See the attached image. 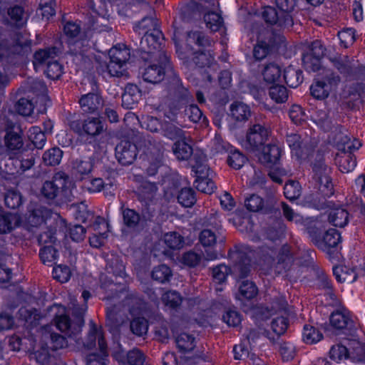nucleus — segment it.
<instances>
[{"mask_svg": "<svg viewBox=\"0 0 365 365\" xmlns=\"http://www.w3.org/2000/svg\"><path fill=\"white\" fill-rule=\"evenodd\" d=\"M51 215L50 210L39 207L30 212L29 215L25 217V220H23L19 215L5 212L0 207V233L9 232L21 226L28 230L40 226Z\"/></svg>", "mask_w": 365, "mask_h": 365, "instance_id": "obj_1", "label": "nucleus"}, {"mask_svg": "<svg viewBox=\"0 0 365 365\" xmlns=\"http://www.w3.org/2000/svg\"><path fill=\"white\" fill-rule=\"evenodd\" d=\"M282 149L276 145H267L264 147L258 158L261 163L269 169V175L273 181L282 183V178L287 175V171L279 165Z\"/></svg>", "mask_w": 365, "mask_h": 365, "instance_id": "obj_2", "label": "nucleus"}, {"mask_svg": "<svg viewBox=\"0 0 365 365\" xmlns=\"http://www.w3.org/2000/svg\"><path fill=\"white\" fill-rule=\"evenodd\" d=\"M96 340H98L99 354H89L86 359L87 365H106L108 356L101 328H98L96 324L91 322L88 341L86 344L88 349L95 346L96 344Z\"/></svg>", "mask_w": 365, "mask_h": 365, "instance_id": "obj_3", "label": "nucleus"}, {"mask_svg": "<svg viewBox=\"0 0 365 365\" xmlns=\"http://www.w3.org/2000/svg\"><path fill=\"white\" fill-rule=\"evenodd\" d=\"M56 49L54 48L40 50L35 53L34 66L36 71L46 66V75L51 79H57L62 74V66L55 59Z\"/></svg>", "mask_w": 365, "mask_h": 365, "instance_id": "obj_4", "label": "nucleus"}, {"mask_svg": "<svg viewBox=\"0 0 365 365\" xmlns=\"http://www.w3.org/2000/svg\"><path fill=\"white\" fill-rule=\"evenodd\" d=\"M205 156L199 158L195 156V164L192 165V170L195 173L196 179L195 186L199 191L206 193H212L216 187L212 180V173L205 163Z\"/></svg>", "mask_w": 365, "mask_h": 365, "instance_id": "obj_5", "label": "nucleus"}, {"mask_svg": "<svg viewBox=\"0 0 365 365\" xmlns=\"http://www.w3.org/2000/svg\"><path fill=\"white\" fill-rule=\"evenodd\" d=\"M173 40L176 46V52L181 59L190 58V53L192 50L194 49L193 48H190L192 46V44L197 46L199 49H200L201 47L210 45V42L206 39L202 34L198 32L189 33L186 37V43H185L180 41V36L178 32L175 31Z\"/></svg>", "mask_w": 365, "mask_h": 365, "instance_id": "obj_6", "label": "nucleus"}, {"mask_svg": "<svg viewBox=\"0 0 365 365\" xmlns=\"http://www.w3.org/2000/svg\"><path fill=\"white\" fill-rule=\"evenodd\" d=\"M29 342L31 347L26 349L30 352V358L36 362L44 365L48 360L50 354L48 351L44 346H41V349H36V341L32 338H24L22 341L19 336H13L9 340V345L11 350L19 351L24 349V345Z\"/></svg>", "mask_w": 365, "mask_h": 365, "instance_id": "obj_7", "label": "nucleus"}, {"mask_svg": "<svg viewBox=\"0 0 365 365\" xmlns=\"http://www.w3.org/2000/svg\"><path fill=\"white\" fill-rule=\"evenodd\" d=\"M30 42L6 40L0 43V63L5 66L14 61L17 55L30 49Z\"/></svg>", "mask_w": 365, "mask_h": 365, "instance_id": "obj_8", "label": "nucleus"}, {"mask_svg": "<svg viewBox=\"0 0 365 365\" xmlns=\"http://www.w3.org/2000/svg\"><path fill=\"white\" fill-rule=\"evenodd\" d=\"M130 50L125 45H118L109 51L110 62L106 66L108 74L118 76L123 74V66L130 58Z\"/></svg>", "mask_w": 365, "mask_h": 365, "instance_id": "obj_9", "label": "nucleus"}, {"mask_svg": "<svg viewBox=\"0 0 365 365\" xmlns=\"http://www.w3.org/2000/svg\"><path fill=\"white\" fill-rule=\"evenodd\" d=\"M349 348L341 344H336L331 346L329 351L330 358L337 363H340L347 359L351 361L364 359L359 353L363 346L359 341L353 340L349 344Z\"/></svg>", "mask_w": 365, "mask_h": 365, "instance_id": "obj_10", "label": "nucleus"}, {"mask_svg": "<svg viewBox=\"0 0 365 365\" xmlns=\"http://www.w3.org/2000/svg\"><path fill=\"white\" fill-rule=\"evenodd\" d=\"M162 34L158 29H154V32H146L142 38L140 43L142 52L150 56V59L163 58L166 60V55L161 49L160 40Z\"/></svg>", "mask_w": 365, "mask_h": 365, "instance_id": "obj_11", "label": "nucleus"}, {"mask_svg": "<svg viewBox=\"0 0 365 365\" xmlns=\"http://www.w3.org/2000/svg\"><path fill=\"white\" fill-rule=\"evenodd\" d=\"M205 14L204 21L206 26L212 31H218L223 24V20L220 13L217 0H200Z\"/></svg>", "mask_w": 365, "mask_h": 365, "instance_id": "obj_12", "label": "nucleus"}, {"mask_svg": "<svg viewBox=\"0 0 365 365\" xmlns=\"http://www.w3.org/2000/svg\"><path fill=\"white\" fill-rule=\"evenodd\" d=\"M324 55V48L320 41L313 42L302 58L304 66L309 71H318L321 67V60Z\"/></svg>", "mask_w": 365, "mask_h": 365, "instance_id": "obj_13", "label": "nucleus"}, {"mask_svg": "<svg viewBox=\"0 0 365 365\" xmlns=\"http://www.w3.org/2000/svg\"><path fill=\"white\" fill-rule=\"evenodd\" d=\"M269 135V130L260 124L250 127L243 144L247 149L254 150L265 143Z\"/></svg>", "mask_w": 365, "mask_h": 365, "instance_id": "obj_14", "label": "nucleus"}, {"mask_svg": "<svg viewBox=\"0 0 365 365\" xmlns=\"http://www.w3.org/2000/svg\"><path fill=\"white\" fill-rule=\"evenodd\" d=\"M52 309H57L61 314L56 317V324L58 329L62 332H67L69 337L77 335L81 330L83 322L79 319L78 324H71L66 315H64L65 309L60 305H54Z\"/></svg>", "mask_w": 365, "mask_h": 365, "instance_id": "obj_15", "label": "nucleus"}, {"mask_svg": "<svg viewBox=\"0 0 365 365\" xmlns=\"http://www.w3.org/2000/svg\"><path fill=\"white\" fill-rule=\"evenodd\" d=\"M340 242L341 235L335 229L327 230L322 240H314L316 245L327 254L331 252V249L337 250Z\"/></svg>", "mask_w": 365, "mask_h": 365, "instance_id": "obj_16", "label": "nucleus"}, {"mask_svg": "<svg viewBox=\"0 0 365 365\" xmlns=\"http://www.w3.org/2000/svg\"><path fill=\"white\" fill-rule=\"evenodd\" d=\"M136 146L130 142H121L115 148L116 158L122 165H130L136 157Z\"/></svg>", "mask_w": 365, "mask_h": 365, "instance_id": "obj_17", "label": "nucleus"}, {"mask_svg": "<svg viewBox=\"0 0 365 365\" xmlns=\"http://www.w3.org/2000/svg\"><path fill=\"white\" fill-rule=\"evenodd\" d=\"M71 128L78 133L92 137L99 135L104 129L102 122L97 118H88L83 123L82 129L74 123L71 124Z\"/></svg>", "mask_w": 365, "mask_h": 365, "instance_id": "obj_18", "label": "nucleus"}, {"mask_svg": "<svg viewBox=\"0 0 365 365\" xmlns=\"http://www.w3.org/2000/svg\"><path fill=\"white\" fill-rule=\"evenodd\" d=\"M262 16L266 22L269 24L279 23L282 26H290L293 21L290 15H284L278 14L275 9L271 6H266L262 11Z\"/></svg>", "mask_w": 365, "mask_h": 365, "instance_id": "obj_19", "label": "nucleus"}, {"mask_svg": "<svg viewBox=\"0 0 365 365\" xmlns=\"http://www.w3.org/2000/svg\"><path fill=\"white\" fill-rule=\"evenodd\" d=\"M352 322L350 312L344 308L336 310L330 317L331 325L337 329L351 327Z\"/></svg>", "mask_w": 365, "mask_h": 365, "instance_id": "obj_20", "label": "nucleus"}, {"mask_svg": "<svg viewBox=\"0 0 365 365\" xmlns=\"http://www.w3.org/2000/svg\"><path fill=\"white\" fill-rule=\"evenodd\" d=\"M141 92L138 87L134 84H128L122 95V104L128 109H131L140 100Z\"/></svg>", "mask_w": 365, "mask_h": 365, "instance_id": "obj_21", "label": "nucleus"}, {"mask_svg": "<svg viewBox=\"0 0 365 365\" xmlns=\"http://www.w3.org/2000/svg\"><path fill=\"white\" fill-rule=\"evenodd\" d=\"M159 58V65H152L145 69V71L143 73V77L145 81L156 83L163 79L164 76V68L163 65L167 62V59L165 61L163 58Z\"/></svg>", "mask_w": 365, "mask_h": 365, "instance_id": "obj_22", "label": "nucleus"}, {"mask_svg": "<svg viewBox=\"0 0 365 365\" xmlns=\"http://www.w3.org/2000/svg\"><path fill=\"white\" fill-rule=\"evenodd\" d=\"M361 146V142L353 139L345 133H340L337 137L336 147L341 153H350L358 150Z\"/></svg>", "mask_w": 365, "mask_h": 365, "instance_id": "obj_23", "label": "nucleus"}, {"mask_svg": "<svg viewBox=\"0 0 365 365\" xmlns=\"http://www.w3.org/2000/svg\"><path fill=\"white\" fill-rule=\"evenodd\" d=\"M80 104L85 112L93 113L103 106L101 97L96 93H88L80 100Z\"/></svg>", "mask_w": 365, "mask_h": 365, "instance_id": "obj_24", "label": "nucleus"}, {"mask_svg": "<svg viewBox=\"0 0 365 365\" xmlns=\"http://www.w3.org/2000/svg\"><path fill=\"white\" fill-rule=\"evenodd\" d=\"M257 294V288L255 284L250 281H244L239 287V291L236 294V299L242 304L247 300L255 297Z\"/></svg>", "mask_w": 365, "mask_h": 365, "instance_id": "obj_25", "label": "nucleus"}, {"mask_svg": "<svg viewBox=\"0 0 365 365\" xmlns=\"http://www.w3.org/2000/svg\"><path fill=\"white\" fill-rule=\"evenodd\" d=\"M7 23L15 27H21L26 24L27 16L20 6H14L8 11Z\"/></svg>", "mask_w": 365, "mask_h": 365, "instance_id": "obj_26", "label": "nucleus"}, {"mask_svg": "<svg viewBox=\"0 0 365 365\" xmlns=\"http://www.w3.org/2000/svg\"><path fill=\"white\" fill-rule=\"evenodd\" d=\"M313 170L314 173V178L319 182V184L331 190L332 185L329 177V168L324 163H320L318 165L314 166Z\"/></svg>", "mask_w": 365, "mask_h": 365, "instance_id": "obj_27", "label": "nucleus"}, {"mask_svg": "<svg viewBox=\"0 0 365 365\" xmlns=\"http://www.w3.org/2000/svg\"><path fill=\"white\" fill-rule=\"evenodd\" d=\"M178 348L182 352L192 351L196 345V339L192 334L182 332L176 336Z\"/></svg>", "mask_w": 365, "mask_h": 365, "instance_id": "obj_28", "label": "nucleus"}, {"mask_svg": "<svg viewBox=\"0 0 365 365\" xmlns=\"http://www.w3.org/2000/svg\"><path fill=\"white\" fill-rule=\"evenodd\" d=\"M331 84L322 81H315L310 87L312 96L317 99H324L331 90Z\"/></svg>", "mask_w": 365, "mask_h": 365, "instance_id": "obj_29", "label": "nucleus"}, {"mask_svg": "<svg viewBox=\"0 0 365 365\" xmlns=\"http://www.w3.org/2000/svg\"><path fill=\"white\" fill-rule=\"evenodd\" d=\"M336 161L339 168L342 173H350L356 166V158L350 153L338 154Z\"/></svg>", "mask_w": 365, "mask_h": 365, "instance_id": "obj_30", "label": "nucleus"}, {"mask_svg": "<svg viewBox=\"0 0 365 365\" xmlns=\"http://www.w3.org/2000/svg\"><path fill=\"white\" fill-rule=\"evenodd\" d=\"M333 274L336 279L340 283H351L356 279V275L354 270L341 265L334 266L333 267Z\"/></svg>", "mask_w": 365, "mask_h": 365, "instance_id": "obj_31", "label": "nucleus"}, {"mask_svg": "<svg viewBox=\"0 0 365 365\" xmlns=\"http://www.w3.org/2000/svg\"><path fill=\"white\" fill-rule=\"evenodd\" d=\"M173 150L174 155L178 160H187L192 154V148L185 141V138L175 142Z\"/></svg>", "mask_w": 365, "mask_h": 365, "instance_id": "obj_32", "label": "nucleus"}, {"mask_svg": "<svg viewBox=\"0 0 365 365\" xmlns=\"http://www.w3.org/2000/svg\"><path fill=\"white\" fill-rule=\"evenodd\" d=\"M281 69L274 63L267 65L262 72L264 80L267 84H275L281 78Z\"/></svg>", "mask_w": 365, "mask_h": 365, "instance_id": "obj_33", "label": "nucleus"}, {"mask_svg": "<svg viewBox=\"0 0 365 365\" xmlns=\"http://www.w3.org/2000/svg\"><path fill=\"white\" fill-rule=\"evenodd\" d=\"M329 219L334 226L342 227L348 223L349 213L344 208H335L331 211Z\"/></svg>", "mask_w": 365, "mask_h": 365, "instance_id": "obj_34", "label": "nucleus"}, {"mask_svg": "<svg viewBox=\"0 0 365 365\" xmlns=\"http://www.w3.org/2000/svg\"><path fill=\"white\" fill-rule=\"evenodd\" d=\"M323 338L322 332L316 327L306 324L302 332V339L307 344H317Z\"/></svg>", "mask_w": 365, "mask_h": 365, "instance_id": "obj_35", "label": "nucleus"}, {"mask_svg": "<svg viewBox=\"0 0 365 365\" xmlns=\"http://www.w3.org/2000/svg\"><path fill=\"white\" fill-rule=\"evenodd\" d=\"M230 113L232 116L238 121L247 120L251 114L249 107L246 104L239 102L231 105Z\"/></svg>", "mask_w": 365, "mask_h": 365, "instance_id": "obj_36", "label": "nucleus"}, {"mask_svg": "<svg viewBox=\"0 0 365 365\" xmlns=\"http://www.w3.org/2000/svg\"><path fill=\"white\" fill-rule=\"evenodd\" d=\"M282 210L284 217L289 221L294 222L299 227H305L311 221L310 218H304L302 215L296 213L291 207L284 203L282 204Z\"/></svg>", "mask_w": 365, "mask_h": 365, "instance_id": "obj_37", "label": "nucleus"}, {"mask_svg": "<svg viewBox=\"0 0 365 365\" xmlns=\"http://www.w3.org/2000/svg\"><path fill=\"white\" fill-rule=\"evenodd\" d=\"M287 142L291 149L292 157H295L297 160L300 159L302 154L301 137L297 133H291L287 135Z\"/></svg>", "mask_w": 365, "mask_h": 365, "instance_id": "obj_38", "label": "nucleus"}, {"mask_svg": "<svg viewBox=\"0 0 365 365\" xmlns=\"http://www.w3.org/2000/svg\"><path fill=\"white\" fill-rule=\"evenodd\" d=\"M284 78L289 86L295 88L302 81V72L289 66L284 71Z\"/></svg>", "mask_w": 365, "mask_h": 365, "instance_id": "obj_39", "label": "nucleus"}, {"mask_svg": "<svg viewBox=\"0 0 365 365\" xmlns=\"http://www.w3.org/2000/svg\"><path fill=\"white\" fill-rule=\"evenodd\" d=\"M230 273L231 269L225 264H220L213 269L212 277L214 282L220 285V287L216 288L217 290H222V284L226 281Z\"/></svg>", "mask_w": 365, "mask_h": 365, "instance_id": "obj_40", "label": "nucleus"}, {"mask_svg": "<svg viewBox=\"0 0 365 365\" xmlns=\"http://www.w3.org/2000/svg\"><path fill=\"white\" fill-rule=\"evenodd\" d=\"M163 241L170 250H179L183 247V237L176 232H170L165 234Z\"/></svg>", "mask_w": 365, "mask_h": 365, "instance_id": "obj_41", "label": "nucleus"}, {"mask_svg": "<svg viewBox=\"0 0 365 365\" xmlns=\"http://www.w3.org/2000/svg\"><path fill=\"white\" fill-rule=\"evenodd\" d=\"M28 137L35 147L38 149H41L46 143L45 134L38 126H33L29 129Z\"/></svg>", "mask_w": 365, "mask_h": 365, "instance_id": "obj_42", "label": "nucleus"}, {"mask_svg": "<svg viewBox=\"0 0 365 365\" xmlns=\"http://www.w3.org/2000/svg\"><path fill=\"white\" fill-rule=\"evenodd\" d=\"M5 144L8 152L14 153L19 151L23 145L21 136L13 132H9L5 136Z\"/></svg>", "mask_w": 365, "mask_h": 365, "instance_id": "obj_43", "label": "nucleus"}, {"mask_svg": "<svg viewBox=\"0 0 365 365\" xmlns=\"http://www.w3.org/2000/svg\"><path fill=\"white\" fill-rule=\"evenodd\" d=\"M270 98L276 103H283L287 100L288 93L287 88L278 83L273 84L269 88Z\"/></svg>", "mask_w": 365, "mask_h": 365, "instance_id": "obj_44", "label": "nucleus"}, {"mask_svg": "<svg viewBox=\"0 0 365 365\" xmlns=\"http://www.w3.org/2000/svg\"><path fill=\"white\" fill-rule=\"evenodd\" d=\"M100 225L103 227L104 231L103 232H96L89 238L90 245L96 248L102 246L108 237V224L103 220H101Z\"/></svg>", "mask_w": 365, "mask_h": 365, "instance_id": "obj_45", "label": "nucleus"}, {"mask_svg": "<svg viewBox=\"0 0 365 365\" xmlns=\"http://www.w3.org/2000/svg\"><path fill=\"white\" fill-rule=\"evenodd\" d=\"M62 156V150L58 148H53L45 152L43 159L46 165H56L60 163Z\"/></svg>", "mask_w": 365, "mask_h": 365, "instance_id": "obj_46", "label": "nucleus"}, {"mask_svg": "<svg viewBox=\"0 0 365 365\" xmlns=\"http://www.w3.org/2000/svg\"><path fill=\"white\" fill-rule=\"evenodd\" d=\"M162 299L165 306L170 309L178 307L182 302V297L179 293L175 291H168L165 292L163 295Z\"/></svg>", "mask_w": 365, "mask_h": 365, "instance_id": "obj_47", "label": "nucleus"}, {"mask_svg": "<svg viewBox=\"0 0 365 365\" xmlns=\"http://www.w3.org/2000/svg\"><path fill=\"white\" fill-rule=\"evenodd\" d=\"M62 180H58V183L56 181H46L44 182L41 192L47 198L53 199L56 195L59 190V185H62Z\"/></svg>", "mask_w": 365, "mask_h": 365, "instance_id": "obj_48", "label": "nucleus"}, {"mask_svg": "<svg viewBox=\"0 0 365 365\" xmlns=\"http://www.w3.org/2000/svg\"><path fill=\"white\" fill-rule=\"evenodd\" d=\"M171 276L170 269L164 264L155 267L152 272L153 279L161 283L167 282Z\"/></svg>", "mask_w": 365, "mask_h": 365, "instance_id": "obj_49", "label": "nucleus"}, {"mask_svg": "<svg viewBox=\"0 0 365 365\" xmlns=\"http://www.w3.org/2000/svg\"><path fill=\"white\" fill-rule=\"evenodd\" d=\"M227 163L229 165L235 169H240L246 162V158L239 151L232 150V148L228 151Z\"/></svg>", "mask_w": 365, "mask_h": 365, "instance_id": "obj_50", "label": "nucleus"}, {"mask_svg": "<svg viewBox=\"0 0 365 365\" xmlns=\"http://www.w3.org/2000/svg\"><path fill=\"white\" fill-rule=\"evenodd\" d=\"M180 204L184 207H191L195 202L194 192L191 188H183L178 196Z\"/></svg>", "mask_w": 365, "mask_h": 365, "instance_id": "obj_51", "label": "nucleus"}, {"mask_svg": "<svg viewBox=\"0 0 365 365\" xmlns=\"http://www.w3.org/2000/svg\"><path fill=\"white\" fill-rule=\"evenodd\" d=\"M154 29H158L154 19L152 18H144L138 24L134 26V31L138 34L154 32Z\"/></svg>", "mask_w": 365, "mask_h": 365, "instance_id": "obj_52", "label": "nucleus"}, {"mask_svg": "<svg viewBox=\"0 0 365 365\" xmlns=\"http://www.w3.org/2000/svg\"><path fill=\"white\" fill-rule=\"evenodd\" d=\"M284 193L287 199L291 200L297 199L301 193V187L298 182L289 181L284 187Z\"/></svg>", "mask_w": 365, "mask_h": 365, "instance_id": "obj_53", "label": "nucleus"}, {"mask_svg": "<svg viewBox=\"0 0 365 365\" xmlns=\"http://www.w3.org/2000/svg\"><path fill=\"white\" fill-rule=\"evenodd\" d=\"M91 9L96 13L99 17L108 20L110 15L108 13V3L103 0H94L91 4Z\"/></svg>", "mask_w": 365, "mask_h": 365, "instance_id": "obj_54", "label": "nucleus"}, {"mask_svg": "<svg viewBox=\"0 0 365 365\" xmlns=\"http://www.w3.org/2000/svg\"><path fill=\"white\" fill-rule=\"evenodd\" d=\"M217 238L220 240H222L215 232L209 229L203 230L200 235V241L204 247H212L217 242Z\"/></svg>", "mask_w": 365, "mask_h": 365, "instance_id": "obj_55", "label": "nucleus"}, {"mask_svg": "<svg viewBox=\"0 0 365 365\" xmlns=\"http://www.w3.org/2000/svg\"><path fill=\"white\" fill-rule=\"evenodd\" d=\"M193 54L195 56L192 58V60L196 65H198L199 67L207 66L210 68V66L212 65L214 58L210 54V51H208L207 53L202 51L199 53H195Z\"/></svg>", "mask_w": 365, "mask_h": 365, "instance_id": "obj_56", "label": "nucleus"}, {"mask_svg": "<svg viewBox=\"0 0 365 365\" xmlns=\"http://www.w3.org/2000/svg\"><path fill=\"white\" fill-rule=\"evenodd\" d=\"M130 329L133 334L142 336L148 331V322L143 317L135 318L131 322Z\"/></svg>", "mask_w": 365, "mask_h": 365, "instance_id": "obj_57", "label": "nucleus"}, {"mask_svg": "<svg viewBox=\"0 0 365 365\" xmlns=\"http://www.w3.org/2000/svg\"><path fill=\"white\" fill-rule=\"evenodd\" d=\"M250 260L245 258L242 262L237 263L234 267L232 274L236 278H243L246 277L250 271Z\"/></svg>", "mask_w": 365, "mask_h": 365, "instance_id": "obj_58", "label": "nucleus"}, {"mask_svg": "<svg viewBox=\"0 0 365 365\" xmlns=\"http://www.w3.org/2000/svg\"><path fill=\"white\" fill-rule=\"evenodd\" d=\"M71 275L68 267L64 265H58L53 269V278L61 283L67 282Z\"/></svg>", "mask_w": 365, "mask_h": 365, "instance_id": "obj_59", "label": "nucleus"}, {"mask_svg": "<svg viewBox=\"0 0 365 365\" xmlns=\"http://www.w3.org/2000/svg\"><path fill=\"white\" fill-rule=\"evenodd\" d=\"M341 44L347 48L355 41V31L351 28L346 29L338 34Z\"/></svg>", "mask_w": 365, "mask_h": 365, "instance_id": "obj_60", "label": "nucleus"}, {"mask_svg": "<svg viewBox=\"0 0 365 365\" xmlns=\"http://www.w3.org/2000/svg\"><path fill=\"white\" fill-rule=\"evenodd\" d=\"M40 257L44 264H51L57 259V251L52 246H45L40 251Z\"/></svg>", "mask_w": 365, "mask_h": 365, "instance_id": "obj_61", "label": "nucleus"}, {"mask_svg": "<svg viewBox=\"0 0 365 365\" xmlns=\"http://www.w3.org/2000/svg\"><path fill=\"white\" fill-rule=\"evenodd\" d=\"M34 110L33 104L30 101L26 98H21L15 104V110L21 115H29Z\"/></svg>", "mask_w": 365, "mask_h": 365, "instance_id": "obj_62", "label": "nucleus"}, {"mask_svg": "<svg viewBox=\"0 0 365 365\" xmlns=\"http://www.w3.org/2000/svg\"><path fill=\"white\" fill-rule=\"evenodd\" d=\"M123 222L129 227H135L140 220L138 213L133 210L125 209L123 210Z\"/></svg>", "mask_w": 365, "mask_h": 365, "instance_id": "obj_63", "label": "nucleus"}, {"mask_svg": "<svg viewBox=\"0 0 365 365\" xmlns=\"http://www.w3.org/2000/svg\"><path fill=\"white\" fill-rule=\"evenodd\" d=\"M222 320L229 327H237L240 324L242 318L237 311L230 309L223 314Z\"/></svg>", "mask_w": 365, "mask_h": 365, "instance_id": "obj_64", "label": "nucleus"}]
</instances>
